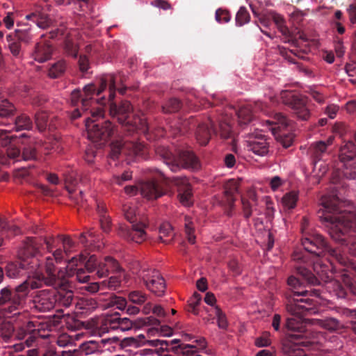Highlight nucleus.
I'll use <instances>...</instances> for the list:
<instances>
[{
	"label": "nucleus",
	"instance_id": "1",
	"mask_svg": "<svg viewBox=\"0 0 356 356\" xmlns=\"http://www.w3.org/2000/svg\"><path fill=\"white\" fill-rule=\"evenodd\" d=\"M125 77L122 73L118 74H109L104 75L101 79L100 86L97 88L95 85L91 83L83 88V92L79 89L74 90L71 93L70 101L74 106L81 103V110L87 113L89 107L95 104L104 106L110 102V115L117 118L119 123L131 127L133 129L147 133L150 130L147 119L143 115H134L131 119V114L133 111L131 104L128 101H122L120 104L113 102L115 91L123 95L127 88L118 86L123 84Z\"/></svg>",
	"mask_w": 356,
	"mask_h": 356
},
{
	"label": "nucleus",
	"instance_id": "2",
	"mask_svg": "<svg viewBox=\"0 0 356 356\" xmlns=\"http://www.w3.org/2000/svg\"><path fill=\"white\" fill-rule=\"evenodd\" d=\"M340 204L337 195L323 196L320 218L327 224L331 238L342 245L349 246L350 253L356 257V211H343Z\"/></svg>",
	"mask_w": 356,
	"mask_h": 356
},
{
	"label": "nucleus",
	"instance_id": "3",
	"mask_svg": "<svg viewBox=\"0 0 356 356\" xmlns=\"http://www.w3.org/2000/svg\"><path fill=\"white\" fill-rule=\"evenodd\" d=\"M334 250L339 254L340 258L332 255L329 251L324 252L321 256L310 254L314 257L312 262L316 276L304 266L298 265L295 268H296L298 275L307 282V284L315 286L324 283L327 285V288L332 289L334 294L339 298H350V296L356 297V286L350 283L349 276L346 274L343 275V281L346 284V286H343L341 283L332 277V272L330 266L323 264L319 259V257L327 254L339 264H344L345 259L340 251L337 249Z\"/></svg>",
	"mask_w": 356,
	"mask_h": 356
},
{
	"label": "nucleus",
	"instance_id": "4",
	"mask_svg": "<svg viewBox=\"0 0 356 356\" xmlns=\"http://www.w3.org/2000/svg\"><path fill=\"white\" fill-rule=\"evenodd\" d=\"M154 179H163V181L159 183L155 180L142 182L140 186L141 195L148 200H156L165 195L170 189L172 183L178 187L180 202L184 205L191 204L192 188L186 177H175L172 179L165 177L164 173L158 168L149 169Z\"/></svg>",
	"mask_w": 356,
	"mask_h": 356
},
{
	"label": "nucleus",
	"instance_id": "5",
	"mask_svg": "<svg viewBox=\"0 0 356 356\" xmlns=\"http://www.w3.org/2000/svg\"><path fill=\"white\" fill-rule=\"evenodd\" d=\"M29 294V284L24 282L12 288L6 286L0 289V318L19 313Z\"/></svg>",
	"mask_w": 356,
	"mask_h": 356
},
{
	"label": "nucleus",
	"instance_id": "6",
	"mask_svg": "<svg viewBox=\"0 0 356 356\" xmlns=\"http://www.w3.org/2000/svg\"><path fill=\"white\" fill-rule=\"evenodd\" d=\"M90 108V116H87L85 119L88 138L94 143L104 144L113 134L114 127L108 120H99L104 115L102 108H94L93 106Z\"/></svg>",
	"mask_w": 356,
	"mask_h": 356
},
{
	"label": "nucleus",
	"instance_id": "7",
	"mask_svg": "<svg viewBox=\"0 0 356 356\" xmlns=\"http://www.w3.org/2000/svg\"><path fill=\"white\" fill-rule=\"evenodd\" d=\"M308 225L307 218H303L301 222L302 232V245L307 254H314L321 256L324 252L329 251L332 255L340 258L339 254L331 248L325 241L322 235L317 233H312L306 231V226Z\"/></svg>",
	"mask_w": 356,
	"mask_h": 356
},
{
	"label": "nucleus",
	"instance_id": "8",
	"mask_svg": "<svg viewBox=\"0 0 356 356\" xmlns=\"http://www.w3.org/2000/svg\"><path fill=\"white\" fill-rule=\"evenodd\" d=\"M159 152L163 162L172 172H177L181 168L196 170L200 168L198 159L191 151H182L178 155H175L168 149L162 148Z\"/></svg>",
	"mask_w": 356,
	"mask_h": 356
},
{
	"label": "nucleus",
	"instance_id": "9",
	"mask_svg": "<svg viewBox=\"0 0 356 356\" xmlns=\"http://www.w3.org/2000/svg\"><path fill=\"white\" fill-rule=\"evenodd\" d=\"M122 211L125 218L131 223V228L126 225H120L118 234L120 236L128 241L141 243L147 238L145 231V225L142 222L135 223L136 221L135 209L127 205L123 206Z\"/></svg>",
	"mask_w": 356,
	"mask_h": 356
},
{
	"label": "nucleus",
	"instance_id": "10",
	"mask_svg": "<svg viewBox=\"0 0 356 356\" xmlns=\"http://www.w3.org/2000/svg\"><path fill=\"white\" fill-rule=\"evenodd\" d=\"M80 262L85 264L88 273H95L99 277H104L110 272L118 273L122 270L118 261L111 257H106L104 260L99 261L97 257L92 254L88 258L81 254L79 256Z\"/></svg>",
	"mask_w": 356,
	"mask_h": 356
},
{
	"label": "nucleus",
	"instance_id": "11",
	"mask_svg": "<svg viewBox=\"0 0 356 356\" xmlns=\"http://www.w3.org/2000/svg\"><path fill=\"white\" fill-rule=\"evenodd\" d=\"M281 99L284 104L289 107L292 114L298 120L307 121L311 116L307 97L292 91H282Z\"/></svg>",
	"mask_w": 356,
	"mask_h": 356
},
{
	"label": "nucleus",
	"instance_id": "12",
	"mask_svg": "<svg viewBox=\"0 0 356 356\" xmlns=\"http://www.w3.org/2000/svg\"><path fill=\"white\" fill-rule=\"evenodd\" d=\"M56 260L51 257H46L44 269L46 275L43 273L37 274L31 282H28L29 288L38 289L43 285L57 286L63 284L64 281L60 278H63L65 273L59 272L58 275L56 274V268L54 261Z\"/></svg>",
	"mask_w": 356,
	"mask_h": 356
},
{
	"label": "nucleus",
	"instance_id": "13",
	"mask_svg": "<svg viewBox=\"0 0 356 356\" xmlns=\"http://www.w3.org/2000/svg\"><path fill=\"white\" fill-rule=\"evenodd\" d=\"M26 18L33 21L39 28L42 29L49 27L54 28L49 33L51 38H55L58 36L68 35L69 34L66 26L67 21L63 17H59L52 21L47 15L40 12H35L27 15Z\"/></svg>",
	"mask_w": 356,
	"mask_h": 356
},
{
	"label": "nucleus",
	"instance_id": "14",
	"mask_svg": "<svg viewBox=\"0 0 356 356\" xmlns=\"http://www.w3.org/2000/svg\"><path fill=\"white\" fill-rule=\"evenodd\" d=\"M146 152L147 147L140 143L115 141L111 145L110 156L113 160L117 159L120 154L145 158Z\"/></svg>",
	"mask_w": 356,
	"mask_h": 356
},
{
	"label": "nucleus",
	"instance_id": "15",
	"mask_svg": "<svg viewBox=\"0 0 356 356\" xmlns=\"http://www.w3.org/2000/svg\"><path fill=\"white\" fill-rule=\"evenodd\" d=\"M266 122L271 126L270 129L273 134L284 148H288L292 145L294 136L293 134L286 133L285 131L289 125L286 116L277 113L275 114L273 120H268Z\"/></svg>",
	"mask_w": 356,
	"mask_h": 356
},
{
	"label": "nucleus",
	"instance_id": "16",
	"mask_svg": "<svg viewBox=\"0 0 356 356\" xmlns=\"http://www.w3.org/2000/svg\"><path fill=\"white\" fill-rule=\"evenodd\" d=\"M286 310L291 315L299 316L314 314L316 302L309 298H298L292 297L289 293L285 294Z\"/></svg>",
	"mask_w": 356,
	"mask_h": 356
},
{
	"label": "nucleus",
	"instance_id": "17",
	"mask_svg": "<svg viewBox=\"0 0 356 356\" xmlns=\"http://www.w3.org/2000/svg\"><path fill=\"white\" fill-rule=\"evenodd\" d=\"M138 277L152 293L157 296L164 295L166 288L165 282L158 270L143 268L139 271Z\"/></svg>",
	"mask_w": 356,
	"mask_h": 356
},
{
	"label": "nucleus",
	"instance_id": "18",
	"mask_svg": "<svg viewBox=\"0 0 356 356\" xmlns=\"http://www.w3.org/2000/svg\"><path fill=\"white\" fill-rule=\"evenodd\" d=\"M145 323L146 321L143 318L133 321L126 317L120 318L118 313L106 316L104 320V325L107 330H120L122 331H127L133 327L140 328L144 326Z\"/></svg>",
	"mask_w": 356,
	"mask_h": 356
},
{
	"label": "nucleus",
	"instance_id": "19",
	"mask_svg": "<svg viewBox=\"0 0 356 356\" xmlns=\"http://www.w3.org/2000/svg\"><path fill=\"white\" fill-rule=\"evenodd\" d=\"M296 273L298 277L295 275H291L287 278L286 284L289 287V291L286 292L289 293L292 297H316L318 298L321 296V291L320 289H304L305 287V283L307 282L300 275H298L297 270Z\"/></svg>",
	"mask_w": 356,
	"mask_h": 356
},
{
	"label": "nucleus",
	"instance_id": "20",
	"mask_svg": "<svg viewBox=\"0 0 356 356\" xmlns=\"http://www.w3.org/2000/svg\"><path fill=\"white\" fill-rule=\"evenodd\" d=\"M238 191V182L234 179H230L224 185V193L221 200V204L225 209L227 216L231 217L235 207L236 194Z\"/></svg>",
	"mask_w": 356,
	"mask_h": 356
},
{
	"label": "nucleus",
	"instance_id": "21",
	"mask_svg": "<svg viewBox=\"0 0 356 356\" xmlns=\"http://www.w3.org/2000/svg\"><path fill=\"white\" fill-rule=\"evenodd\" d=\"M119 344V341L116 338L101 339L99 341H88L83 343L80 346V350L86 355L99 353L105 348L106 350H110L111 348H115V345Z\"/></svg>",
	"mask_w": 356,
	"mask_h": 356
},
{
	"label": "nucleus",
	"instance_id": "22",
	"mask_svg": "<svg viewBox=\"0 0 356 356\" xmlns=\"http://www.w3.org/2000/svg\"><path fill=\"white\" fill-rule=\"evenodd\" d=\"M53 238L47 239L46 238L28 237L24 241L22 254L26 257H34L37 255L43 244L45 243L47 248H52Z\"/></svg>",
	"mask_w": 356,
	"mask_h": 356
},
{
	"label": "nucleus",
	"instance_id": "23",
	"mask_svg": "<svg viewBox=\"0 0 356 356\" xmlns=\"http://www.w3.org/2000/svg\"><path fill=\"white\" fill-rule=\"evenodd\" d=\"M34 307L40 312L55 308L54 290H41L33 299Z\"/></svg>",
	"mask_w": 356,
	"mask_h": 356
},
{
	"label": "nucleus",
	"instance_id": "24",
	"mask_svg": "<svg viewBox=\"0 0 356 356\" xmlns=\"http://www.w3.org/2000/svg\"><path fill=\"white\" fill-rule=\"evenodd\" d=\"M32 268L28 259H19L10 261L5 267L6 274L9 278H17L25 275Z\"/></svg>",
	"mask_w": 356,
	"mask_h": 356
},
{
	"label": "nucleus",
	"instance_id": "25",
	"mask_svg": "<svg viewBox=\"0 0 356 356\" xmlns=\"http://www.w3.org/2000/svg\"><path fill=\"white\" fill-rule=\"evenodd\" d=\"M266 105L261 102H257L254 104V108L250 104H245L238 108L236 111L238 117V123L240 125H245L250 122L254 117L253 113L257 111H265Z\"/></svg>",
	"mask_w": 356,
	"mask_h": 356
},
{
	"label": "nucleus",
	"instance_id": "26",
	"mask_svg": "<svg viewBox=\"0 0 356 356\" xmlns=\"http://www.w3.org/2000/svg\"><path fill=\"white\" fill-rule=\"evenodd\" d=\"M312 342L309 341H300L286 339L282 343V350L287 356H307L302 346H309Z\"/></svg>",
	"mask_w": 356,
	"mask_h": 356
},
{
	"label": "nucleus",
	"instance_id": "27",
	"mask_svg": "<svg viewBox=\"0 0 356 356\" xmlns=\"http://www.w3.org/2000/svg\"><path fill=\"white\" fill-rule=\"evenodd\" d=\"M212 134H217V129L213 122L209 118L206 122L198 124L195 131V138L200 145L204 146L208 144Z\"/></svg>",
	"mask_w": 356,
	"mask_h": 356
},
{
	"label": "nucleus",
	"instance_id": "28",
	"mask_svg": "<svg viewBox=\"0 0 356 356\" xmlns=\"http://www.w3.org/2000/svg\"><path fill=\"white\" fill-rule=\"evenodd\" d=\"M333 137H330L326 141H318L312 143L309 148V153L312 158L314 171L318 168V163L326 154L327 147L332 144Z\"/></svg>",
	"mask_w": 356,
	"mask_h": 356
},
{
	"label": "nucleus",
	"instance_id": "29",
	"mask_svg": "<svg viewBox=\"0 0 356 356\" xmlns=\"http://www.w3.org/2000/svg\"><path fill=\"white\" fill-rule=\"evenodd\" d=\"M248 149L259 156H264L268 152V143L261 134H252L248 141Z\"/></svg>",
	"mask_w": 356,
	"mask_h": 356
},
{
	"label": "nucleus",
	"instance_id": "30",
	"mask_svg": "<svg viewBox=\"0 0 356 356\" xmlns=\"http://www.w3.org/2000/svg\"><path fill=\"white\" fill-rule=\"evenodd\" d=\"M78 261L85 265L84 263L80 262L79 258L72 257L67 266L64 277H72L80 283H86L89 281L90 276L86 274L85 270L82 268H74V266H78Z\"/></svg>",
	"mask_w": 356,
	"mask_h": 356
},
{
	"label": "nucleus",
	"instance_id": "31",
	"mask_svg": "<svg viewBox=\"0 0 356 356\" xmlns=\"http://www.w3.org/2000/svg\"><path fill=\"white\" fill-rule=\"evenodd\" d=\"M271 20L274 22L277 29L284 35L287 36L289 35V31L285 25L284 17L281 15L271 10L263 14L259 18L261 24L264 26H268Z\"/></svg>",
	"mask_w": 356,
	"mask_h": 356
},
{
	"label": "nucleus",
	"instance_id": "32",
	"mask_svg": "<svg viewBox=\"0 0 356 356\" xmlns=\"http://www.w3.org/2000/svg\"><path fill=\"white\" fill-rule=\"evenodd\" d=\"M55 309L57 312H63V308H68L74 300L72 291H54Z\"/></svg>",
	"mask_w": 356,
	"mask_h": 356
},
{
	"label": "nucleus",
	"instance_id": "33",
	"mask_svg": "<svg viewBox=\"0 0 356 356\" xmlns=\"http://www.w3.org/2000/svg\"><path fill=\"white\" fill-rule=\"evenodd\" d=\"M108 307H115L120 310L126 309V312L129 315L137 314L140 309L138 307L133 305H127L125 298L117 296H111L106 304Z\"/></svg>",
	"mask_w": 356,
	"mask_h": 356
},
{
	"label": "nucleus",
	"instance_id": "34",
	"mask_svg": "<svg viewBox=\"0 0 356 356\" xmlns=\"http://www.w3.org/2000/svg\"><path fill=\"white\" fill-rule=\"evenodd\" d=\"M52 51L53 49L50 44L40 42L35 44L32 56L35 60L44 63L50 59Z\"/></svg>",
	"mask_w": 356,
	"mask_h": 356
},
{
	"label": "nucleus",
	"instance_id": "35",
	"mask_svg": "<svg viewBox=\"0 0 356 356\" xmlns=\"http://www.w3.org/2000/svg\"><path fill=\"white\" fill-rule=\"evenodd\" d=\"M286 327L294 332H297V334H293L291 335V338L293 340H300L304 337H307V331L303 328L302 323L300 319H296V318H288L284 324Z\"/></svg>",
	"mask_w": 356,
	"mask_h": 356
},
{
	"label": "nucleus",
	"instance_id": "36",
	"mask_svg": "<svg viewBox=\"0 0 356 356\" xmlns=\"http://www.w3.org/2000/svg\"><path fill=\"white\" fill-rule=\"evenodd\" d=\"M97 212L99 217V223L102 229L104 232H109L111 229V220L107 214V208L104 203H99L97 207Z\"/></svg>",
	"mask_w": 356,
	"mask_h": 356
},
{
	"label": "nucleus",
	"instance_id": "37",
	"mask_svg": "<svg viewBox=\"0 0 356 356\" xmlns=\"http://www.w3.org/2000/svg\"><path fill=\"white\" fill-rule=\"evenodd\" d=\"M356 156V145L353 142H347L339 151V159L341 163L353 161Z\"/></svg>",
	"mask_w": 356,
	"mask_h": 356
},
{
	"label": "nucleus",
	"instance_id": "38",
	"mask_svg": "<svg viewBox=\"0 0 356 356\" xmlns=\"http://www.w3.org/2000/svg\"><path fill=\"white\" fill-rule=\"evenodd\" d=\"M15 127L17 131L30 130L33 127L31 119L26 114H22L17 117L14 120Z\"/></svg>",
	"mask_w": 356,
	"mask_h": 356
},
{
	"label": "nucleus",
	"instance_id": "39",
	"mask_svg": "<svg viewBox=\"0 0 356 356\" xmlns=\"http://www.w3.org/2000/svg\"><path fill=\"white\" fill-rule=\"evenodd\" d=\"M65 69V62L63 60H58L50 67L48 75L51 79H57L64 74Z\"/></svg>",
	"mask_w": 356,
	"mask_h": 356
},
{
	"label": "nucleus",
	"instance_id": "40",
	"mask_svg": "<svg viewBox=\"0 0 356 356\" xmlns=\"http://www.w3.org/2000/svg\"><path fill=\"white\" fill-rule=\"evenodd\" d=\"M159 240L164 243H169L173 238L172 226L169 223H163L159 228Z\"/></svg>",
	"mask_w": 356,
	"mask_h": 356
},
{
	"label": "nucleus",
	"instance_id": "41",
	"mask_svg": "<svg viewBox=\"0 0 356 356\" xmlns=\"http://www.w3.org/2000/svg\"><path fill=\"white\" fill-rule=\"evenodd\" d=\"M22 152V158L24 161L35 160L37 159L36 147L32 143L24 144Z\"/></svg>",
	"mask_w": 356,
	"mask_h": 356
},
{
	"label": "nucleus",
	"instance_id": "42",
	"mask_svg": "<svg viewBox=\"0 0 356 356\" xmlns=\"http://www.w3.org/2000/svg\"><path fill=\"white\" fill-rule=\"evenodd\" d=\"M175 353L185 356H201L197 353V348L193 345H179L173 348Z\"/></svg>",
	"mask_w": 356,
	"mask_h": 356
},
{
	"label": "nucleus",
	"instance_id": "43",
	"mask_svg": "<svg viewBox=\"0 0 356 356\" xmlns=\"http://www.w3.org/2000/svg\"><path fill=\"white\" fill-rule=\"evenodd\" d=\"M6 40L8 42L9 49L13 56L16 58H20L22 56L20 42L14 38L13 34L8 35Z\"/></svg>",
	"mask_w": 356,
	"mask_h": 356
},
{
	"label": "nucleus",
	"instance_id": "44",
	"mask_svg": "<svg viewBox=\"0 0 356 356\" xmlns=\"http://www.w3.org/2000/svg\"><path fill=\"white\" fill-rule=\"evenodd\" d=\"M0 232H4L6 237L17 235L19 232V229L14 225H9L6 219L0 218Z\"/></svg>",
	"mask_w": 356,
	"mask_h": 356
},
{
	"label": "nucleus",
	"instance_id": "45",
	"mask_svg": "<svg viewBox=\"0 0 356 356\" xmlns=\"http://www.w3.org/2000/svg\"><path fill=\"white\" fill-rule=\"evenodd\" d=\"M12 34L14 36V38L19 42H23L25 43H28L32 39V34L31 33L30 28L16 29L15 31V33Z\"/></svg>",
	"mask_w": 356,
	"mask_h": 356
},
{
	"label": "nucleus",
	"instance_id": "46",
	"mask_svg": "<svg viewBox=\"0 0 356 356\" xmlns=\"http://www.w3.org/2000/svg\"><path fill=\"white\" fill-rule=\"evenodd\" d=\"M15 111V106L7 99L0 102V117L9 118L13 115Z\"/></svg>",
	"mask_w": 356,
	"mask_h": 356
},
{
	"label": "nucleus",
	"instance_id": "47",
	"mask_svg": "<svg viewBox=\"0 0 356 356\" xmlns=\"http://www.w3.org/2000/svg\"><path fill=\"white\" fill-rule=\"evenodd\" d=\"M181 106L182 104L178 99L171 98L162 106V111L165 113H175L181 108Z\"/></svg>",
	"mask_w": 356,
	"mask_h": 356
},
{
	"label": "nucleus",
	"instance_id": "48",
	"mask_svg": "<svg viewBox=\"0 0 356 356\" xmlns=\"http://www.w3.org/2000/svg\"><path fill=\"white\" fill-rule=\"evenodd\" d=\"M298 199V193L296 191H291L283 196L282 204L285 208L292 209L296 206Z\"/></svg>",
	"mask_w": 356,
	"mask_h": 356
},
{
	"label": "nucleus",
	"instance_id": "49",
	"mask_svg": "<svg viewBox=\"0 0 356 356\" xmlns=\"http://www.w3.org/2000/svg\"><path fill=\"white\" fill-rule=\"evenodd\" d=\"M343 163V175L349 179H356V161H349Z\"/></svg>",
	"mask_w": 356,
	"mask_h": 356
},
{
	"label": "nucleus",
	"instance_id": "50",
	"mask_svg": "<svg viewBox=\"0 0 356 356\" xmlns=\"http://www.w3.org/2000/svg\"><path fill=\"white\" fill-rule=\"evenodd\" d=\"M0 333L6 341H8L14 335V326L10 322H3L0 325Z\"/></svg>",
	"mask_w": 356,
	"mask_h": 356
},
{
	"label": "nucleus",
	"instance_id": "51",
	"mask_svg": "<svg viewBox=\"0 0 356 356\" xmlns=\"http://www.w3.org/2000/svg\"><path fill=\"white\" fill-rule=\"evenodd\" d=\"M185 233L189 243L194 244L195 243V236L194 234L195 228L191 218L189 216H185Z\"/></svg>",
	"mask_w": 356,
	"mask_h": 356
},
{
	"label": "nucleus",
	"instance_id": "52",
	"mask_svg": "<svg viewBox=\"0 0 356 356\" xmlns=\"http://www.w3.org/2000/svg\"><path fill=\"white\" fill-rule=\"evenodd\" d=\"M213 313L217 318V324L219 328L226 330L228 327V322L225 314L218 306L213 309Z\"/></svg>",
	"mask_w": 356,
	"mask_h": 356
},
{
	"label": "nucleus",
	"instance_id": "53",
	"mask_svg": "<svg viewBox=\"0 0 356 356\" xmlns=\"http://www.w3.org/2000/svg\"><path fill=\"white\" fill-rule=\"evenodd\" d=\"M321 325L325 329L330 331H336L343 327L342 323L334 318H327L321 321Z\"/></svg>",
	"mask_w": 356,
	"mask_h": 356
},
{
	"label": "nucleus",
	"instance_id": "54",
	"mask_svg": "<svg viewBox=\"0 0 356 356\" xmlns=\"http://www.w3.org/2000/svg\"><path fill=\"white\" fill-rule=\"evenodd\" d=\"M250 16L245 7H241L236 15V24L241 26L250 21Z\"/></svg>",
	"mask_w": 356,
	"mask_h": 356
},
{
	"label": "nucleus",
	"instance_id": "55",
	"mask_svg": "<svg viewBox=\"0 0 356 356\" xmlns=\"http://www.w3.org/2000/svg\"><path fill=\"white\" fill-rule=\"evenodd\" d=\"M48 116L46 112L39 111L35 115V124L40 131H43L46 129L47 124Z\"/></svg>",
	"mask_w": 356,
	"mask_h": 356
},
{
	"label": "nucleus",
	"instance_id": "56",
	"mask_svg": "<svg viewBox=\"0 0 356 356\" xmlns=\"http://www.w3.org/2000/svg\"><path fill=\"white\" fill-rule=\"evenodd\" d=\"M219 133L222 138H228L231 136L232 128L229 122L226 120H221L218 124V130L217 134Z\"/></svg>",
	"mask_w": 356,
	"mask_h": 356
},
{
	"label": "nucleus",
	"instance_id": "57",
	"mask_svg": "<svg viewBox=\"0 0 356 356\" xmlns=\"http://www.w3.org/2000/svg\"><path fill=\"white\" fill-rule=\"evenodd\" d=\"M121 284V279L119 276H112L108 280H104L101 282L102 287H107L111 290H116Z\"/></svg>",
	"mask_w": 356,
	"mask_h": 356
},
{
	"label": "nucleus",
	"instance_id": "58",
	"mask_svg": "<svg viewBox=\"0 0 356 356\" xmlns=\"http://www.w3.org/2000/svg\"><path fill=\"white\" fill-rule=\"evenodd\" d=\"M191 120H186L182 122V126H178L177 123H175L174 125L170 126V131L173 136H177L179 134H184L187 131V126L191 124Z\"/></svg>",
	"mask_w": 356,
	"mask_h": 356
},
{
	"label": "nucleus",
	"instance_id": "59",
	"mask_svg": "<svg viewBox=\"0 0 356 356\" xmlns=\"http://www.w3.org/2000/svg\"><path fill=\"white\" fill-rule=\"evenodd\" d=\"M36 334L40 337L45 338L47 334H44L46 331H49L51 329V324L47 321H36Z\"/></svg>",
	"mask_w": 356,
	"mask_h": 356
},
{
	"label": "nucleus",
	"instance_id": "60",
	"mask_svg": "<svg viewBox=\"0 0 356 356\" xmlns=\"http://www.w3.org/2000/svg\"><path fill=\"white\" fill-rule=\"evenodd\" d=\"M146 344L152 347H159V349L157 350L159 353L160 352L163 353L165 350H168L169 342L166 340H148L147 341Z\"/></svg>",
	"mask_w": 356,
	"mask_h": 356
},
{
	"label": "nucleus",
	"instance_id": "61",
	"mask_svg": "<svg viewBox=\"0 0 356 356\" xmlns=\"http://www.w3.org/2000/svg\"><path fill=\"white\" fill-rule=\"evenodd\" d=\"M270 337V334L269 332H264L260 337L255 339V346L259 348L270 346L271 344Z\"/></svg>",
	"mask_w": 356,
	"mask_h": 356
},
{
	"label": "nucleus",
	"instance_id": "62",
	"mask_svg": "<svg viewBox=\"0 0 356 356\" xmlns=\"http://www.w3.org/2000/svg\"><path fill=\"white\" fill-rule=\"evenodd\" d=\"M129 298L133 303L142 305L145 302L147 296L141 291H134L129 294Z\"/></svg>",
	"mask_w": 356,
	"mask_h": 356
},
{
	"label": "nucleus",
	"instance_id": "63",
	"mask_svg": "<svg viewBox=\"0 0 356 356\" xmlns=\"http://www.w3.org/2000/svg\"><path fill=\"white\" fill-rule=\"evenodd\" d=\"M241 204H242V209L243 213V216L248 219L252 214V207H254L252 203H251L249 200H248L245 197H241Z\"/></svg>",
	"mask_w": 356,
	"mask_h": 356
},
{
	"label": "nucleus",
	"instance_id": "64",
	"mask_svg": "<svg viewBox=\"0 0 356 356\" xmlns=\"http://www.w3.org/2000/svg\"><path fill=\"white\" fill-rule=\"evenodd\" d=\"M65 49L66 53L74 58H76L78 54V47L69 38L65 40Z\"/></svg>",
	"mask_w": 356,
	"mask_h": 356
}]
</instances>
